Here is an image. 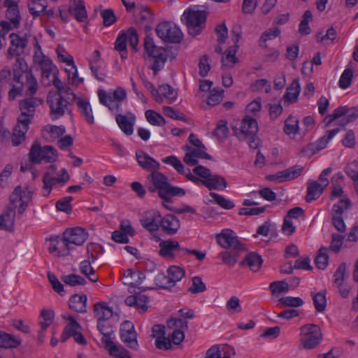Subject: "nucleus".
<instances>
[{"mask_svg":"<svg viewBox=\"0 0 358 358\" xmlns=\"http://www.w3.org/2000/svg\"><path fill=\"white\" fill-rule=\"evenodd\" d=\"M32 199V192L28 189H22L17 186L10 196V204L0 215V229L11 231L15 225V210L18 208V216H21Z\"/></svg>","mask_w":358,"mask_h":358,"instance_id":"f257e3e1","label":"nucleus"},{"mask_svg":"<svg viewBox=\"0 0 358 358\" xmlns=\"http://www.w3.org/2000/svg\"><path fill=\"white\" fill-rule=\"evenodd\" d=\"M146 185L150 192H157L160 198H166V195L185 194L184 189L171 185L167 176L158 171H152L147 176Z\"/></svg>","mask_w":358,"mask_h":358,"instance_id":"f03ea898","label":"nucleus"},{"mask_svg":"<svg viewBox=\"0 0 358 358\" xmlns=\"http://www.w3.org/2000/svg\"><path fill=\"white\" fill-rule=\"evenodd\" d=\"M206 20V13L194 8H188L181 16V21L186 24L188 34L192 36H197L204 29Z\"/></svg>","mask_w":358,"mask_h":358,"instance_id":"7ed1b4c3","label":"nucleus"},{"mask_svg":"<svg viewBox=\"0 0 358 358\" xmlns=\"http://www.w3.org/2000/svg\"><path fill=\"white\" fill-rule=\"evenodd\" d=\"M34 63L38 64L41 71V82L45 86H50L57 80L59 70L52 60L45 56L42 52H36L34 56Z\"/></svg>","mask_w":358,"mask_h":358,"instance_id":"20e7f679","label":"nucleus"},{"mask_svg":"<svg viewBox=\"0 0 358 358\" xmlns=\"http://www.w3.org/2000/svg\"><path fill=\"white\" fill-rule=\"evenodd\" d=\"M258 124L256 120L245 116L241 121L240 131L236 133L241 141H248L250 148L256 149L259 146V139L257 137Z\"/></svg>","mask_w":358,"mask_h":358,"instance_id":"39448f33","label":"nucleus"},{"mask_svg":"<svg viewBox=\"0 0 358 358\" xmlns=\"http://www.w3.org/2000/svg\"><path fill=\"white\" fill-rule=\"evenodd\" d=\"M97 94L100 103L108 107L110 110L115 112L121 110V102L127 98V92L121 87L108 92L99 90Z\"/></svg>","mask_w":358,"mask_h":358,"instance_id":"423d86ee","label":"nucleus"},{"mask_svg":"<svg viewBox=\"0 0 358 358\" xmlns=\"http://www.w3.org/2000/svg\"><path fill=\"white\" fill-rule=\"evenodd\" d=\"M144 48L148 56L154 60L152 69L154 74L162 70L167 60V53L165 48L155 45L152 38L146 37L144 40Z\"/></svg>","mask_w":358,"mask_h":358,"instance_id":"0eeeda50","label":"nucleus"},{"mask_svg":"<svg viewBox=\"0 0 358 358\" xmlns=\"http://www.w3.org/2000/svg\"><path fill=\"white\" fill-rule=\"evenodd\" d=\"M29 159L34 164H39L42 161L52 163L57 160V150L51 145L41 147L38 142L34 143L29 153Z\"/></svg>","mask_w":358,"mask_h":358,"instance_id":"6e6552de","label":"nucleus"},{"mask_svg":"<svg viewBox=\"0 0 358 358\" xmlns=\"http://www.w3.org/2000/svg\"><path fill=\"white\" fill-rule=\"evenodd\" d=\"M301 342L306 349H313L317 346L322 338L319 326L314 324L303 325L300 329Z\"/></svg>","mask_w":358,"mask_h":358,"instance_id":"1a4fd4ad","label":"nucleus"},{"mask_svg":"<svg viewBox=\"0 0 358 358\" xmlns=\"http://www.w3.org/2000/svg\"><path fill=\"white\" fill-rule=\"evenodd\" d=\"M127 40H129V44L134 50L136 51V47L138 43V36L135 28L130 27L127 33L121 32L116 38L115 49L120 52L122 59L127 57Z\"/></svg>","mask_w":358,"mask_h":358,"instance_id":"9d476101","label":"nucleus"},{"mask_svg":"<svg viewBox=\"0 0 358 358\" xmlns=\"http://www.w3.org/2000/svg\"><path fill=\"white\" fill-rule=\"evenodd\" d=\"M155 31L163 41L167 43H180L182 36V32L178 27L166 21L159 23Z\"/></svg>","mask_w":358,"mask_h":358,"instance_id":"9b49d317","label":"nucleus"},{"mask_svg":"<svg viewBox=\"0 0 358 358\" xmlns=\"http://www.w3.org/2000/svg\"><path fill=\"white\" fill-rule=\"evenodd\" d=\"M42 102V99L32 96L20 101V110L21 113L17 118V122L29 125L34 116L36 106L41 104Z\"/></svg>","mask_w":358,"mask_h":358,"instance_id":"f8f14e48","label":"nucleus"},{"mask_svg":"<svg viewBox=\"0 0 358 358\" xmlns=\"http://www.w3.org/2000/svg\"><path fill=\"white\" fill-rule=\"evenodd\" d=\"M217 243L223 248L245 250V245L240 242L236 233L229 229L222 230L215 236Z\"/></svg>","mask_w":358,"mask_h":358,"instance_id":"ddd939ff","label":"nucleus"},{"mask_svg":"<svg viewBox=\"0 0 358 358\" xmlns=\"http://www.w3.org/2000/svg\"><path fill=\"white\" fill-rule=\"evenodd\" d=\"M120 336L127 347L135 350H138L137 334L131 322L126 320L121 324Z\"/></svg>","mask_w":358,"mask_h":358,"instance_id":"4468645a","label":"nucleus"},{"mask_svg":"<svg viewBox=\"0 0 358 358\" xmlns=\"http://www.w3.org/2000/svg\"><path fill=\"white\" fill-rule=\"evenodd\" d=\"M350 206V201L348 199H341L337 204L333 206L331 210L332 222L336 229L341 232L345 231L343 213Z\"/></svg>","mask_w":358,"mask_h":358,"instance_id":"2eb2a0df","label":"nucleus"},{"mask_svg":"<svg viewBox=\"0 0 358 358\" xmlns=\"http://www.w3.org/2000/svg\"><path fill=\"white\" fill-rule=\"evenodd\" d=\"M47 102L50 108V115L52 120L59 118L67 110L68 101L62 96L48 95Z\"/></svg>","mask_w":358,"mask_h":358,"instance_id":"dca6fc26","label":"nucleus"},{"mask_svg":"<svg viewBox=\"0 0 358 358\" xmlns=\"http://www.w3.org/2000/svg\"><path fill=\"white\" fill-rule=\"evenodd\" d=\"M73 249L70 243L66 241V237H64L63 234L62 238L57 237L55 239H51L48 250L54 256L65 257L69 255Z\"/></svg>","mask_w":358,"mask_h":358,"instance_id":"f3484780","label":"nucleus"},{"mask_svg":"<svg viewBox=\"0 0 358 358\" xmlns=\"http://www.w3.org/2000/svg\"><path fill=\"white\" fill-rule=\"evenodd\" d=\"M64 237L71 245H81L88 238V232L82 227L67 229L64 231Z\"/></svg>","mask_w":358,"mask_h":358,"instance_id":"a211bd4d","label":"nucleus"},{"mask_svg":"<svg viewBox=\"0 0 358 358\" xmlns=\"http://www.w3.org/2000/svg\"><path fill=\"white\" fill-rule=\"evenodd\" d=\"M63 178L52 176L50 172H46L43 176V194L48 196L51 192V189L56 185H64L69 180L70 176L65 169H62Z\"/></svg>","mask_w":358,"mask_h":358,"instance_id":"6ab92c4d","label":"nucleus"},{"mask_svg":"<svg viewBox=\"0 0 358 358\" xmlns=\"http://www.w3.org/2000/svg\"><path fill=\"white\" fill-rule=\"evenodd\" d=\"M303 168L299 165H295L285 170L278 171L275 174L270 175L268 179L271 181L276 180L279 182L291 180L299 177Z\"/></svg>","mask_w":358,"mask_h":358,"instance_id":"aec40b11","label":"nucleus"},{"mask_svg":"<svg viewBox=\"0 0 358 358\" xmlns=\"http://www.w3.org/2000/svg\"><path fill=\"white\" fill-rule=\"evenodd\" d=\"M161 214L156 210L146 211L140 220L141 225L149 231H155L159 229Z\"/></svg>","mask_w":358,"mask_h":358,"instance_id":"412c9836","label":"nucleus"},{"mask_svg":"<svg viewBox=\"0 0 358 358\" xmlns=\"http://www.w3.org/2000/svg\"><path fill=\"white\" fill-rule=\"evenodd\" d=\"M9 37L10 38V46L7 52L8 58L20 56L27 46V40L14 33L10 34Z\"/></svg>","mask_w":358,"mask_h":358,"instance_id":"4be33fe9","label":"nucleus"},{"mask_svg":"<svg viewBox=\"0 0 358 358\" xmlns=\"http://www.w3.org/2000/svg\"><path fill=\"white\" fill-rule=\"evenodd\" d=\"M180 227L179 219L173 214L161 217L159 227L166 234L172 236L177 233Z\"/></svg>","mask_w":358,"mask_h":358,"instance_id":"5701e85b","label":"nucleus"},{"mask_svg":"<svg viewBox=\"0 0 358 358\" xmlns=\"http://www.w3.org/2000/svg\"><path fill=\"white\" fill-rule=\"evenodd\" d=\"M152 336L157 337L155 345L161 350H170L172 348V344L169 338L164 336L165 327L161 324H155L152 328Z\"/></svg>","mask_w":358,"mask_h":358,"instance_id":"b1692460","label":"nucleus"},{"mask_svg":"<svg viewBox=\"0 0 358 358\" xmlns=\"http://www.w3.org/2000/svg\"><path fill=\"white\" fill-rule=\"evenodd\" d=\"M338 128L327 131L326 134L317 141L315 143L308 145L303 151L305 152H311L310 154L313 155L316 152L325 148L329 141L338 132Z\"/></svg>","mask_w":358,"mask_h":358,"instance_id":"393cba45","label":"nucleus"},{"mask_svg":"<svg viewBox=\"0 0 358 358\" xmlns=\"http://www.w3.org/2000/svg\"><path fill=\"white\" fill-rule=\"evenodd\" d=\"M115 121L120 129L127 135H131L134 132V125L136 121V116L131 112L126 115L117 114Z\"/></svg>","mask_w":358,"mask_h":358,"instance_id":"a878e982","label":"nucleus"},{"mask_svg":"<svg viewBox=\"0 0 358 358\" xmlns=\"http://www.w3.org/2000/svg\"><path fill=\"white\" fill-rule=\"evenodd\" d=\"M68 10L78 22H85L87 18V10L83 0H70Z\"/></svg>","mask_w":358,"mask_h":358,"instance_id":"bb28decb","label":"nucleus"},{"mask_svg":"<svg viewBox=\"0 0 358 358\" xmlns=\"http://www.w3.org/2000/svg\"><path fill=\"white\" fill-rule=\"evenodd\" d=\"M136 156L138 165L146 171H151L152 173L160 168L159 162L142 150L137 151Z\"/></svg>","mask_w":358,"mask_h":358,"instance_id":"cd10ccee","label":"nucleus"},{"mask_svg":"<svg viewBox=\"0 0 358 358\" xmlns=\"http://www.w3.org/2000/svg\"><path fill=\"white\" fill-rule=\"evenodd\" d=\"M97 329L103 335L101 341L105 345V347L112 345L115 348V343L113 341L115 338L114 330L109 322L104 320L98 321Z\"/></svg>","mask_w":358,"mask_h":358,"instance_id":"c85d7f7f","label":"nucleus"},{"mask_svg":"<svg viewBox=\"0 0 358 358\" xmlns=\"http://www.w3.org/2000/svg\"><path fill=\"white\" fill-rule=\"evenodd\" d=\"M124 302L129 306H135L141 313H145L148 310V298L144 294L130 295L125 299Z\"/></svg>","mask_w":358,"mask_h":358,"instance_id":"c756f323","label":"nucleus"},{"mask_svg":"<svg viewBox=\"0 0 358 358\" xmlns=\"http://www.w3.org/2000/svg\"><path fill=\"white\" fill-rule=\"evenodd\" d=\"M301 87L299 82L298 80L295 79L287 87V91L282 97L285 103L290 104L295 103L298 99Z\"/></svg>","mask_w":358,"mask_h":358,"instance_id":"7c9ffc66","label":"nucleus"},{"mask_svg":"<svg viewBox=\"0 0 358 358\" xmlns=\"http://www.w3.org/2000/svg\"><path fill=\"white\" fill-rule=\"evenodd\" d=\"M87 296L75 294L69 301V308L78 313L87 312Z\"/></svg>","mask_w":358,"mask_h":358,"instance_id":"2f4dec72","label":"nucleus"},{"mask_svg":"<svg viewBox=\"0 0 358 358\" xmlns=\"http://www.w3.org/2000/svg\"><path fill=\"white\" fill-rule=\"evenodd\" d=\"M203 185L209 190L223 189L227 187V183L222 176L211 174L207 180L203 181Z\"/></svg>","mask_w":358,"mask_h":358,"instance_id":"473e14b6","label":"nucleus"},{"mask_svg":"<svg viewBox=\"0 0 358 358\" xmlns=\"http://www.w3.org/2000/svg\"><path fill=\"white\" fill-rule=\"evenodd\" d=\"M159 254L162 257H172L175 251L182 250L178 241L168 240L159 243Z\"/></svg>","mask_w":358,"mask_h":358,"instance_id":"72a5a7b5","label":"nucleus"},{"mask_svg":"<svg viewBox=\"0 0 358 358\" xmlns=\"http://www.w3.org/2000/svg\"><path fill=\"white\" fill-rule=\"evenodd\" d=\"M324 187L317 181L309 180L308 182L307 194L306 201L311 202L318 199L324 191Z\"/></svg>","mask_w":358,"mask_h":358,"instance_id":"f704fd0d","label":"nucleus"},{"mask_svg":"<svg viewBox=\"0 0 358 358\" xmlns=\"http://www.w3.org/2000/svg\"><path fill=\"white\" fill-rule=\"evenodd\" d=\"M16 62L13 66V80L19 83H21L20 78L22 76V73L27 76V72H31L30 70H28V66L25 60L18 57H16Z\"/></svg>","mask_w":358,"mask_h":358,"instance_id":"c9c22d12","label":"nucleus"},{"mask_svg":"<svg viewBox=\"0 0 358 358\" xmlns=\"http://www.w3.org/2000/svg\"><path fill=\"white\" fill-rule=\"evenodd\" d=\"M28 129L29 125L21 124L17 122L13 129V135L11 136V142L13 146H17L24 141L25 134L28 131Z\"/></svg>","mask_w":358,"mask_h":358,"instance_id":"e433bc0d","label":"nucleus"},{"mask_svg":"<svg viewBox=\"0 0 358 358\" xmlns=\"http://www.w3.org/2000/svg\"><path fill=\"white\" fill-rule=\"evenodd\" d=\"M76 105L85 120L90 124L94 123L92 109L90 102L87 100L78 98L76 100Z\"/></svg>","mask_w":358,"mask_h":358,"instance_id":"4c0bfd02","label":"nucleus"},{"mask_svg":"<svg viewBox=\"0 0 358 358\" xmlns=\"http://www.w3.org/2000/svg\"><path fill=\"white\" fill-rule=\"evenodd\" d=\"M8 2V0H5L4 1V6L8 8L6 17L12 22L15 27H17L20 18L17 3Z\"/></svg>","mask_w":358,"mask_h":358,"instance_id":"58836bf2","label":"nucleus"},{"mask_svg":"<svg viewBox=\"0 0 358 358\" xmlns=\"http://www.w3.org/2000/svg\"><path fill=\"white\" fill-rule=\"evenodd\" d=\"M262 262L263 260L260 255L255 252H250L245 256L241 265H247L250 270L256 272L260 268Z\"/></svg>","mask_w":358,"mask_h":358,"instance_id":"ea45409f","label":"nucleus"},{"mask_svg":"<svg viewBox=\"0 0 358 358\" xmlns=\"http://www.w3.org/2000/svg\"><path fill=\"white\" fill-rule=\"evenodd\" d=\"M47 6V0H31L28 3L29 13L34 17L44 15Z\"/></svg>","mask_w":358,"mask_h":358,"instance_id":"a19ab883","label":"nucleus"},{"mask_svg":"<svg viewBox=\"0 0 358 358\" xmlns=\"http://www.w3.org/2000/svg\"><path fill=\"white\" fill-rule=\"evenodd\" d=\"M94 312L98 321H107L113 315V310L108 308L104 303L99 302L94 306Z\"/></svg>","mask_w":358,"mask_h":358,"instance_id":"79ce46f5","label":"nucleus"},{"mask_svg":"<svg viewBox=\"0 0 358 358\" xmlns=\"http://www.w3.org/2000/svg\"><path fill=\"white\" fill-rule=\"evenodd\" d=\"M138 22L145 29L150 28V25L154 21V16L150 10L145 6L139 7Z\"/></svg>","mask_w":358,"mask_h":358,"instance_id":"37998d69","label":"nucleus"},{"mask_svg":"<svg viewBox=\"0 0 358 358\" xmlns=\"http://www.w3.org/2000/svg\"><path fill=\"white\" fill-rule=\"evenodd\" d=\"M299 120L294 116H289L285 122L284 131L287 135L294 138L299 131Z\"/></svg>","mask_w":358,"mask_h":358,"instance_id":"c03bdc74","label":"nucleus"},{"mask_svg":"<svg viewBox=\"0 0 358 358\" xmlns=\"http://www.w3.org/2000/svg\"><path fill=\"white\" fill-rule=\"evenodd\" d=\"M245 250H229L222 252L220 256L222 258L224 264L229 266H234L238 261L240 253Z\"/></svg>","mask_w":358,"mask_h":358,"instance_id":"a18cd8bd","label":"nucleus"},{"mask_svg":"<svg viewBox=\"0 0 358 358\" xmlns=\"http://www.w3.org/2000/svg\"><path fill=\"white\" fill-rule=\"evenodd\" d=\"M93 263L90 259L84 260L80 264V271L90 281L95 282L98 280V277L94 273V270L91 264Z\"/></svg>","mask_w":358,"mask_h":358,"instance_id":"49530a36","label":"nucleus"},{"mask_svg":"<svg viewBox=\"0 0 358 358\" xmlns=\"http://www.w3.org/2000/svg\"><path fill=\"white\" fill-rule=\"evenodd\" d=\"M26 77V82L24 85L27 88L26 93L27 95H34L38 88V84L36 78L33 76L32 72H27ZM23 84H22V86Z\"/></svg>","mask_w":358,"mask_h":358,"instance_id":"de8ad7c7","label":"nucleus"},{"mask_svg":"<svg viewBox=\"0 0 358 358\" xmlns=\"http://www.w3.org/2000/svg\"><path fill=\"white\" fill-rule=\"evenodd\" d=\"M147 121L154 126L162 127L165 124V119L153 110H148L145 113Z\"/></svg>","mask_w":358,"mask_h":358,"instance_id":"09e8293b","label":"nucleus"},{"mask_svg":"<svg viewBox=\"0 0 358 358\" xmlns=\"http://www.w3.org/2000/svg\"><path fill=\"white\" fill-rule=\"evenodd\" d=\"M20 341L8 334L0 331V347L5 348H16L20 345Z\"/></svg>","mask_w":358,"mask_h":358,"instance_id":"8fccbe9b","label":"nucleus"},{"mask_svg":"<svg viewBox=\"0 0 358 358\" xmlns=\"http://www.w3.org/2000/svg\"><path fill=\"white\" fill-rule=\"evenodd\" d=\"M327 251L328 248L323 247L318 250L317 255L315 259V263L319 269L324 270L328 265L329 256Z\"/></svg>","mask_w":358,"mask_h":358,"instance_id":"3c124183","label":"nucleus"},{"mask_svg":"<svg viewBox=\"0 0 358 358\" xmlns=\"http://www.w3.org/2000/svg\"><path fill=\"white\" fill-rule=\"evenodd\" d=\"M61 279L66 285L71 287L84 285L87 282L85 278L76 274L64 275Z\"/></svg>","mask_w":358,"mask_h":358,"instance_id":"603ef678","label":"nucleus"},{"mask_svg":"<svg viewBox=\"0 0 358 358\" xmlns=\"http://www.w3.org/2000/svg\"><path fill=\"white\" fill-rule=\"evenodd\" d=\"M168 276L170 278L173 285L180 281L185 275L184 270L177 266H171L167 270Z\"/></svg>","mask_w":358,"mask_h":358,"instance_id":"864d4df0","label":"nucleus"},{"mask_svg":"<svg viewBox=\"0 0 358 358\" xmlns=\"http://www.w3.org/2000/svg\"><path fill=\"white\" fill-rule=\"evenodd\" d=\"M102 252L103 248L98 243H90L87 245V257L92 262H94Z\"/></svg>","mask_w":358,"mask_h":358,"instance_id":"5fc2aeb1","label":"nucleus"},{"mask_svg":"<svg viewBox=\"0 0 358 358\" xmlns=\"http://www.w3.org/2000/svg\"><path fill=\"white\" fill-rule=\"evenodd\" d=\"M223 90H213L210 92V94L206 99V105L208 106H215L220 103L223 99Z\"/></svg>","mask_w":358,"mask_h":358,"instance_id":"6e6d98bb","label":"nucleus"},{"mask_svg":"<svg viewBox=\"0 0 358 358\" xmlns=\"http://www.w3.org/2000/svg\"><path fill=\"white\" fill-rule=\"evenodd\" d=\"M162 162L172 166L180 174L184 175L186 172V169H185L182 162L174 155H171L162 159Z\"/></svg>","mask_w":358,"mask_h":358,"instance_id":"4d7b16f0","label":"nucleus"},{"mask_svg":"<svg viewBox=\"0 0 358 358\" xmlns=\"http://www.w3.org/2000/svg\"><path fill=\"white\" fill-rule=\"evenodd\" d=\"M159 92L162 99H163V97L166 98L169 103L173 102L176 99L177 94L169 85L164 84L161 85Z\"/></svg>","mask_w":358,"mask_h":358,"instance_id":"13d9d810","label":"nucleus"},{"mask_svg":"<svg viewBox=\"0 0 358 358\" xmlns=\"http://www.w3.org/2000/svg\"><path fill=\"white\" fill-rule=\"evenodd\" d=\"M182 149L185 151H189L191 154L197 159H212V157L206 152V148H192L189 145H185Z\"/></svg>","mask_w":358,"mask_h":358,"instance_id":"bf43d9fd","label":"nucleus"},{"mask_svg":"<svg viewBox=\"0 0 358 358\" xmlns=\"http://www.w3.org/2000/svg\"><path fill=\"white\" fill-rule=\"evenodd\" d=\"M210 196L217 204L224 209L229 210L234 207V204L231 201L227 199L222 195L215 192H210Z\"/></svg>","mask_w":358,"mask_h":358,"instance_id":"052dcab7","label":"nucleus"},{"mask_svg":"<svg viewBox=\"0 0 358 358\" xmlns=\"http://www.w3.org/2000/svg\"><path fill=\"white\" fill-rule=\"evenodd\" d=\"M206 290V286L201 278L198 276L192 278V285L188 288V292L192 294H198Z\"/></svg>","mask_w":358,"mask_h":358,"instance_id":"680f3d73","label":"nucleus"},{"mask_svg":"<svg viewBox=\"0 0 358 358\" xmlns=\"http://www.w3.org/2000/svg\"><path fill=\"white\" fill-rule=\"evenodd\" d=\"M229 133L227 122L226 120H220L214 129L213 134L220 139H224Z\"/></svg>","mask_w":358,"mask_h":358,"instance_id":"e2e57ef3","label":"nucleus"},{"mask_svg":"<svg viewBox=\"0 0 358 358\" xmlns=\"http://www.w3.org/2000/svg\"><path fill=\"white\" fill-rule=\"evenodd\" d=\"M53 312L51 310H43L40 315L39 325L41 328L46 329L53 321Z\"/></svg>","mask_w":358,"mask_h":358,"instance_id":"0e129e2a","label":"nucleus"},{"mask_svg":"<svg viewBox=\"0 0 358 358\" xmlns=\"http://www.w3.org/2000/svg\"><path fill=\"white\" fill-rule=\"evenodd\" d=\"M353 78V71L350 69L344 70L341 76L338 85L341 89H346L350 87Z\"/></svg>","mask_w":358,"mask_h":358,"instance_id":"69168bd1","label":"nucleus"},{"mask_svg":"<svg viewBox=\"0 0 358 358\" xmlns=\"http://www.w3.org/2000/svg\"><path fill=\"white\" fill-rule=\"evenodd\" d=\"M48 278L52 289L59 295L64 296L65 294L64 285L59 282L58 278L51 272L48 273Z\"/></svg>","mask_w":358,"mask_h":358,"instance_id":"338daca9","label":"nucleus"},{"mask_svg":"<svg viewBox=\"0 0 358 358\" xmlns=\"http://www.w3.org/2000/svg\"><path fill=\"white\" fill-rule=\"evenodd\" d=\"M280 302L286 307L297 308L303 306V301L300 297L285 296L280 299Z\"/></svg>","mask_w":358,"mask_h":358,"instance_id":"774afa93","label":"nucleus"}]
</instances>
